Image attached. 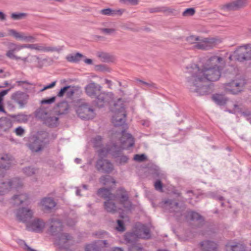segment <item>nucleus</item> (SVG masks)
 <instances>
[{"mask_svg":"<svg viewBox=\"0 0 251 251\" xmlns=\"http://www.w3.org/2000/svg\"><path fill=\"white\" fill-rule=\"evenodd\" d=\"M11 162V158L7 154H4L0 157V176L10 167Z\"/></svg>","mask_w":251,"mask_h":251,"instance_id":"b1692460","label":"nucleus"},{"mask_svg":"<svg viewBox=\"0 0 251 251\" xmlns=\"http://www.w3.org/2000/svg\"><path fill=\"white\" fill-rule=\"evenodd\" d=\"M23 171L25 176H30L36 174L38 172V170L32 167H27L23 168Z\"/></svg>","mask_w":251,"mask_h":251,"instance_id":"79ce46f5","label":"nucleus"},{"mask_svg":"<svg viewBox=\"0 0 251 251\" xmlns=\"http://www.w3.org/2000/svg\"><path fill=\"white\" fill-rule=\"evenodd\" d=\"M12 127L11 121L7 118L0 119V130L3 132H9Z\"/></svg>","mask_w":251,"mask_h":251,"instance_id":"c85d7f7f","label":"nucleus"},{"mask_svg":"<svg viewBox=\"0 0 251 251\" xmlns=\"http://www.w3.org/2000/svg\"><path fill=\"white\" fill-rule=\"evenodd\" d=\"M76 113L78 116L83 120L92 119L95 115L94 109L90 108L87 104L79 106L76 110Z\"/></svg>","mask_w":251,"mask_h":251,"instance_id":"f8f14e48","label":"nucleus"},{"mask_svg":"<svg viewBox=\"0 0 251 251\" xmlns=\"http://www.w3.org/2000/svg\"><path fill=\"white\" fill-rule=\"evenodd\" d=\"M212 99L217 104L220 106L225 105L228 100L227 98L224 95L220 94H213Z\"/></svg>","mask_w":251,"mask_h":251,"instance_id":"2f4dec72","label":"nucleus"},{"mask_svg":"<svg viewBox=\"0 0 251 251\" xmlns=\"http://www.w3.org/2000/svg\"><path fill=\"white\" fill-rule=\"evenodd\" d=\"M98 194L107 201H115L117 198V196L111 193L110 190L109 189H100L98 191Z\"/></svg>","mask_w":251,"mask_h":251,"instance_id":"a878e982","label":"nucleus"},{"mask_svg":"<svg viewBox=\"0 0 251 251\" xmlns=\"http://www.w3.org/2000/svg\"><path fill=\"white\" fill-rule=\"evenodd\" d=\"M241 114L242 116L245 117L248 121L250 122L251 119V112L249 110H246L244 112H241Z\"/></svg>","mask_w":251,"mask_h":251,"instance_id":"e2e57ef3","label":"nucleus"},{"mask_svg":"<svg viewBox=\"0 0 251 251\" xmlns=\"http://www.w3.org/2000/svg\"><path fill=\"white\" fill-rule=\"evenodd\" d=\"M19 58L22 60L24 63H31L33 66L38 68H42L44 63L47 62L48 60L46 58L41 59L36 55H31L30 57H28V56H27L26 57H20Z\"/></svg>","mask_w":251,"mask_h":251,"instance_id":"dca6fc26","label":"nucleus"},{"mask_svg":"<svg viewBox=\"0 0 251 251\" xmlns=\"http://www.w3.org/2000/svg\"><path fill=\"white\" fill-rule=\"evenodd\" d=\"M22 185L21 181L18 178H14L8 181L0 180V196L4 195L11 188L17 189L22 186Z\"/></svg>","mask_w":251,"mask_h":251,"instance_id":"1a4fd4ad","label":"nucleus"},{"mask_svg":"<svg viewBox=\"0 0 251 251\" xmlns=\"http://www.w3.org/2000/svg\"><path fill=\"white\" fill-rule=\"evenodd\" d=\"M97 55L102 62H108L113 60V57L107 52L100 51L97 53Z\"/></svg>","mask_w":251,"mask_h":251,"instance_id":"ea45409f","label":"nucleus"},{"mask_svg":"<svg viewBox=\"0 0 251 251\" xmlns=\"http://www.w3.org/2000/svg\"><path fill=\"white\" fill-rule=\"evenodd\" d=\"M113 201H106L104 203V209L108 212L114 213L116 211V206Z\"/></svg>","mask_w":251,"mask_h":251,"instance_id":"a19ab883","label":"nucleus"},{"mask_svg":"<svg viewBox=\"0 0 251 251\" xmlns=\"http://www.w3.org/2000/svg\"><path fill=\"white\" fill-rule=\"evenodd\" d=\"M45 145V139H43L38 135L31 138L27 146L32 152H37L41 151Z\"/></svg>","mask_w":251,"mask_h":251,"instance_id":"9d476101","label":"nucleus"},{"mask_svg":"<svg viewBox=\"0 0 251 251\" xmlns=\"http://www.w3.org/2000/svg\"><path fill=\"white\" fill-rule=\"evenodd\" d=\"M224 59L217 55L208 58L205 64L200 67L198 64L191 63L185 67V73L194 78H220L222 76L223 67L218 65Z\"/></svg>","mask_w":251,"mask_h":251,"instance_id":"f03ea898","label":"nucleus"},{"mask_svg":"<svg viewBox=\"0 0 251 251\" xmlns=\"http://www.w3.org/2000/svg\"><path fill=\"white\" fill-rule=\"evenodd\" d=\"M118 191L120 192L121 195L119 197V200L122 204H123L125 208H128V206H126V203H128L129 207H131V203L128 201V196L126 191L123 188L118 189Z\"/></svg>","mask_w":251,"mask_h":251,"instance_id":"cd10ccee","label":"nucleus"},{"mask_svg":"<svg viewBox=\"0 0 251 251\" xmlns=\"http://www.w3.org/2000/svg\"><path fill=\"white\" fill-rule=\"evenodd\" d=\"M188 86L191 92L200 95L211 93L214 88L211 79H190L188 82Z\"/></svg>","mask_w":251,"mask_h":251,"instance_id":"20e7f679","label":"nucleus"},{"mask_svg":"<svg viewBox=\"0 0 251 251\" xmlns=\"http://www.w3.org/2000/svg\"><path fill=\"white\" fill-rule=\"evenodd\" d=\"M95 70L99 72H109L110 71V69L108 68L106 65L100 64L95 65Z\"/></svg>","mask_w":251,"mask_h":251,"instance_id":"49530a36","label":"nucleus"},{"mask_svg":"<svg viewBox=\"0 0 251 251\" xmlns=\"http://www.w3.org/2000/svg\"><path fill=\"white\" fill-rule=\"evenodd\" d=\"M139 238L138 235L137 234L135 229L133 232H127L125 235V240L126 243L131 244V245L137 243L136 240Z\"/></svg>","mask_w":251,"mask_h":251,"instance_id":"7c9ffc66","label":"nucleus"},{"mask_svg":"<svg viewBox=\"0 0 251 251\" xmlns=\"http://www.w3.org/2000/svg\"><path fill=\"white\" fill-rule=\"evenodd\" d=\"M134 159L138 162H142L146 159V156L144 154H135Z\"/></svg>","mask_w":251,"mask_h":251,"instance_id":"13d9d810","label":"nucleus"},{"mask_svg":"<svg viewBox=\"0 0 251 251\" xmlns=\"http://www.w3.org/2000/svg\"><path fill=\"white\" fill-rule=\"evenodd\" d=\"M101 90V86L94 82L88 84L85 87L86 94L92 98H95Z\"/></svg>","mask_w":251,"mask_h":251,"instance_id":"4be33fe9","label":"nucleus"},{"mask_svg":"<svg viewBox=\"0 0 251 251\" xmlns=\"http://www.w3.org/2000/svg\"><path fill=\"white\" fill-rule=\"evenodd\" d=\"M149 11L151 13L163 12L167 14H173L175 10L168 7L162 6L149 8Z\"/></svg>","mask_w":251,"mask_h":251,"instance_id":"72a5a7b5","label":"nucleus"},{"mask_svg":"<svg viewBox=\"0 0 251 251\" xmlns=\"http://www.w3.org/2000/svg\"><path fill=\"white\" fill-rule=\"evenodd\" d=\"M102 149H100L98 151V153ZM108 153L106 154L105 155L100 156L99 154L100 158L98 160L96 163V168L99 171H101L103 173H110L113 170V166L112 164L109 161L106 159H103L102 157L105 156Z\"/></svg>","mask_w":251,"mask_h":251,"instance_id":"9b49d317","label":"nucleus"},{"mask_svg":"<svg viewBox=\"0 0 251 251\" xmlns=\"http://www.w3.org/2000/svg\"><path fill=\"white\" fill-rule=\"evenodd\" d=\"M154 186L156 190L163 192V185L160 180H157L154 182Z\"/></svg>","mask_w":251,"mask_h":251,"instance_id":"4d7b16f0","label":"nucleus"},{"mask_svg":"<svg viewBox=\"0 0 251 251\" xmlns=\"http://www.w3.org/2000/svg\"><path fill=\"white\" fill-rule=\"evenodd\" d=\"M217 39L214 38H204V42L207 44L211 45L213 46V48L217 42Z\"/></svg>","mask_w":251,"mask_h":251,"instance_id":"bf43d9fd","label":"nucleus"},{"mask_svg":"<svg viewBox=\"0 0 251 251\" xmlns=\"http://www.w3.org/2000/svg\"><path fill=\"white\" fill-rule=\"evenodd\" d=\"M55 100V97H52L48 99H45L42 100L41 103L42 104H51L53 103Z\"/></svg>","mask_w":251,"mask_h":251,"instance_id":"0e129e2a","label":"nucleus"},{"mask_svg":"<svg viewBox=\"0 0 251 251\" xmlns=\"http://www.w3.org/2000/svg\"><path fill=\"white\" fill-rule=\"evenodd\" d=\"M100 30L103 33L106 34H110L114 33L115 31V29L114 28H101Z\"/></svg>","mask_w":251,"mask_h":251,"instance_id":"052dcab7","label":"nucleus"},{"mask_svg":"<svg viewBox=\"0 0 251 251\" xmlns=\"http://www.w3.org/2000/svg\"><path fill=\"white\" fill-rule=\"evenodd\" d=\"M46 223L40 219H35L26 224V229L30 231L41 232L45 228Z\"/></svg>","mask_w":251,"mask_h":251,"instance_id":"2eb2a0df","label":"nucleus"},{"mask_svg":"<svg viewBox=\"0 0 251 251\" xmlns=\"http://www.w3.org/2000/svg\"><path fill=\"white\" fill-rule=\"evenodd\" d=\"M196 12L194 8H187L183 13L182 16L184 17H189L193 16Z\"/></svg>","mask_w":251,"mask_h":251,"instance_id":"8fccbe9b","label":"nucleus"},{"mask_svg":"<svg viewBox=\"0 0 251 251\" xmlns=\"http://www.w3.org/2000/svg\"><path fill=\"white\" fill-rule=\"evenodd\" d=\"M100 13L103 15L114 16L117 15H122L123 11L121 9L114 10L111 8H108L101 10Z\"/></svg>","mask_w":251,"mask_h":251,"instance_id":"4c0bfd02","label":"nucleus"},{"mask_svg":"<svg viewBox=\"0 0 251 251\" xmlns=\"http://www.w3.org/2000/svg\"><path fill=\"white\" fill-rule=\"evenodd\" d=\"M138 84L144 88L153 87L154 84L151 82L144 81L143 79H137Z\"/></svg>","mask_w":251,"mask_h":251,"instance_id":"3c124183","label":"nucleus"},{"mask_svg":"<svg viewBox=\"0 0 251 251\" xmlns=\"http://www.w3.org/2000/svg\"><path fill=\"white\" fill-rule=\"evenodd\" d=\"M115 110L114 111V115L112 116V122L115 127H121L122 137L120 139L121 145L118 146L116 144L108 145L106 148H102L100 151V156L105 155L110 153L113 156L116 157L117 152H121L123 150L128 149L134 145V139L130 134L125 132L127 128V125L125 123L126 113L125 107L122 104L118 107V104H115Z\"/></svg>","mask_w":251,"mask_h":251,"instance_id":"f257e3e1","label":"nucleus"},{"mask_svg":"<svg viewBox=\"0 0 251 251\" xmlns=\"http://www.w3.org/2000/svg\"><path fill=\"white\" fill-rule=\"evenodd\" d=\"M118 226L116 227L117 230L123 232L126 230V228L125 227L123 222L122 220H117Z\"/></svg>","mask_w":251,"mask_h":251,"instance_id":"5fc2aeb1","label":"nucleus"},{"mask_svg":"<svg viewBox=\"0 0 251 251\" xmlns=\"http://www.w3.org/2000/svg\"><path fill=\"white\" fill-rule=\"evenodd\" d=\"M108 244L106 240H98L85 247V251H102L104 248L108 247Z\"/></svg>","mask_w":251,"mask_h":251,"instance_id":"6ab92c4d","label":"nucleus"},{"mask_svg":"<svg viewBox=\"0 0 251 251\" xmlns=\"http://www.w3.org/2000/svg\"><path fill=\"white\" fill-rule=\"evenodd\" d=\"M202 250L204 251H216L217 245L214 242L209 241H205L201 243Z\"/></svg>","mask_w":251,"mask_h":251,"instance_id":"473e14b6","label":"nucleus"},{"mask_svg":"<svg viewBox=\"0 0 251 251\" xmlns=\"http://www.w3.org/2000/svg\"><path fill=\"white\" fill-rule=\"evenodd\" d=\"M18 243L21 246H23V249L26 251H36L35 250L31 249L30 247H29L24 240H19Z\"/></svg>","mask_w":251,"mask_h":251,"instance_id":"6e6d98bb","label":"nucleus"},{"mask_svg":"<svg viewBox=\"0 0 251 251\" xmlns=\"http://www.w3.org/2000/svg\"><path fill=\"white\" fill-rule=\"evenodd\" d=\"M9 76L8 72H4L3 70L0 69V77H6Z\"/></svg>","mask_w":251,"mask_h":251,"instance_id":"338daca9","label":"nucleus"},{"mask_svg":"<svg viewBox=\"0 0 251 251\" xmlns=\"http://www.w3.org/2000/svg\"><path fill=\"white\" fill-rule=\"evenodd\" d=\"M129 251H143V248L137 243L130 245L128 248Z\"/></svg>","mask_w":251,"mask_h":251,"instance_id":"603ef678","label":"nucleus"},{"mask_svg":"<svg viewBox=\"0 0 251 251\" xmlns=\"http://www.w3.org/2000/svg\"><path fill=\"white\" fill-rule=\"evenodd\" d=\"M85 56L79 52L76 53L69 54L66 57V59L67 61L71 63H77Z\"/></svg>","mask_w":251,"mask_h":251,"instance_id":"c756f323","label":"nucleus"},{"mask_svg":"<svg viewBox=\"0 0 251 251\" xmlns=\"http://www.w3.org/2000/svg\"><path fill=\"white\" fill-rule=\"evenodd\" d=\"M40 205L44 210H47L54 207L56 205V203L52 198H44L41 200Z\"/></svg>","mask_w":251,"mask_h":251,"instance_id":"bb28decb","label":"nucleus"},{"mask_svg":"<svg viewBox=\"0 0 251 251\" xmlns=\"http://www.w3.org/2000/svg\"><path fill=\"white\" fill-rule=\"evenodd\" d=\"M102 138L100 136H98L93 140V143L95 148L100 147L101 145Z\"/></svg>","mask_w":251,"mask_h":251,"instance_id":"864d4df0","label":"nucleus"},{"mask_svg":"<svg viewBox=\"0 0 251 251\" xmlns=\"http://www.w3.org/2000/svg\"><path fill=\"white\" fill-rule=\"evenodd\" d=\"M54 238L55 244L58 247V251H72L68 248L71 239L69 234L62 233Z\"/></svg>","mask_w":251,"mask_h":251,"instance_id":"6e6552de","label":"nucleus"},{"mask_svg":"<svg viewBox=\"0 0 251 251\" xmlns=\"http://www.w3.org/2000/svg\"><path fill=\"white\" fill-rule=\"evenodd\" d=\"M194 47L197 49L202 50H209L213 48L211 45L208 44L204 42V38L198 41L196 44L194 45Z\"/></svg>","mask_w":251,"mask_h":251,"instance_id":"e433bc0d","label":"nucleus"},{"mask_svg":"<svg viewBox=\"0 0 251 251\" xmlns=\"http://www.w3.org/2000/svg\"><path fill=\"white\" fill-rule=\"evenodd\" d=\"M248 3V0H235L225 4L223 9L227 11H235L246 7Z\"/></svg>","mask_w":251,"mask_h":251,"instance_id":"f3484780","label":"nucleus"},{"mask_svg":"<svg viewBox=\"0 0 251 251\" xmlns=\"http://www.w3.org/2000/svg\"><path fill=\"white\" fill-rule=\"evenodd\" d=\"M61 50V48H58L55 47H46L42 45V51L44 52H59Z\"/></svg>","mask_w":251,"mask_h":251,"instance_id":"de8ad7c7","label":"nucleus"},{"mask_svg":"<svg viewBox=\"0 0 251 251\" xmlns=\"http://www.w3.org/2000/svg\"><path fill=\"white\" fill-rule=\"evenodd\" d=\"M11 117L15 121L19 123H25L29 119V116L24 114L13 115H12Z\"/></svg>","mask_w":251,"mask_h":251,"instance_id":"58836bf2","label":"nucleus"},{"mask_svg":"<svg viewBox=\"0 0 251 251\" xmlns=\"http://www.w3.org/2000/svg\"><path fill=\"white\" fill-rule=\"evenodd\" d=\"M12 99L19 105L21 108H22L26 103L28 95L25 93L17 92L12 96Z\"/></svg>","mask_w":251,"mask_h":251,"instance_id":"5701e85b","label":"nucleus"},{"mask_svg":"<svg viewBox=\"0 0 251 251\" xmlns=\"http://www.w3.org/2000/svg\"><path fill=\"white\" fill-rule=\"evenodd\" d=\"M226 249L227 251H245V247L243 244L237 243L234 244H227Z\"/></svg>","mask_w":251,"mask_h":251,"instance_id":"c9c22d12","label":"nucleus"},{"mask_svg":"<svg viewBox=\"0 0 251 251\" xmlns=\"http://www.w3.org/2000/svg\"><path fill=\"white\" fill-rule=\"evenodd\" d=\"M9 50L6 52V55L9 58L15 59L20 60L19 58L21 57H17L14 54V51H19L21 49L24 48H27L31 49H34L37 50L42 51V45H40L38 44H24L22 45H18L14 43H10L9 44Z\"/></svg>","mask_w":251,"mask_h":251,"instance_id":"39448f33","label":"nucleus"},{"mask_svg":"<svg viewBox=\"0 0 251 251\" xmlns=\"http://www.w3.org/2000/svg\"><path fill=\"white\" fill-rule=\"evenodd\" d=\"M28 196L25 193H20L15 195L11 199V202L14 205L18 206L22 204H27Z\"/></svg>","mask_w":251,"mask_h":251,"instance_id":"412c9836","label":"nucleus"},{"mask_svg":"<svg viewBox=\"0 0 251 251\" xmlns=\"http://www.w3.org/2000/svg\"><path fill=\"white\" fill-rule=\"evenodd\" d=\"M162 203L164 204V208L172 213L173 216L178 221L189 220L203 221L202 217L199 213L193 211H186V206L184 205H179L178 202H174L171 200L163 201Z\"/></svg>","mask_w":251,"mask_h":251,"instance_id":"7ed1b4c3","label":"nucleus"},{"mask_svg":"<svg viewBox=\"0 0 251 251\" xmlns=\"http://www.w3.org/2000/svg\"><path fill=\"white\" fill-rule=\"evenodd\" d=\"M9 33L10 35L13 36L16 39L20 40L31 42L35 39V38L32 36H25L24 33L18 32L14 29H10Z\"/></svg>","mask_w":251,"mask_h":251,"instance_id":"393cba45","label":"nucleus"},{"mask_svg":"<svg viewBox=\"0 0 251 251\" xmlns=\"http://www.w3.org/2000/svg\"><path fill=\"white\" fill-rule=\"evenodd\" d=\"M187 42L191 44H195L197 43V41H200V38L199 36H196L194 35H191L187 37Z\"/></svg>","mask_w":251,"mask_h":251,"instance_id":"09e8293b","label":"nucleus"},{"mask_svg":"<svg viewBox=\"0 0 251 251\" xmlns=\"http://www.w3.org/2000/svg\"><path fill=\"white\" fill-rule=\"evenodd\" d=\"M120 152H117L118 154H117V156L115 157V158H116L115 162L118 165H122L125 163H126V162H127L128 160V158L127 157V156H119V154H120ZM114 157H115V156Z\"/></svg>","mask_w":251,"mask_h":251,"instance_id":"a18cd8bd","label":"nucleus"},{"mask_svg":"<svg viewBox=\"0 0 251 251\" xmlns=\"http://www.w3.org/2000/svg\"><path fill=\"white\" fill-rule=\"evenodd\" d=\"M33 215V211L31 209L25 207L19 208L16 214V217L19 221L27 223L32 218Z\"/></svg>","mask_w":251,"mask_h":251,"instance_id":"4468645a","label":"nucleus"},{"mask_svg":"<svg viewBox=\"0 0 251 251\" xmlns=\"http://www.w3.org/2000/svg\"><path fill=\"white\" fill-rule=\"evenodd\" d=\"M70 87V86H65L63 88H62V89H60V91L59 92L58 94V97H62L65 91Z\"/></svg>","mask_w":251,"mask_h":251,"instance_id":"69168bd1","label":"nucleus"},{"mask_svg":"<svg viewBox=\"0 0 251 251\" xmlns=\"http://www.w3.org/2000/svg\"><path fill=\"white\" fill-rule=\"evenodd\" d=\"M243 87V85L237 82V79H233L224 85L225 91L232 94H237L242 91Z\"/></svg>","mask_w":251,"mask_h":251,"instance_id":"a211bd4d","label":"nucleus"},{"mask_svg":"<svg viewBox=\"0 0 251 251\" xmlns=\"http://www.w3.org/2000/svg\"><path fill=\"white\" fill-rule=\"evenodd\" d=\"M14 131L17 135L20 136H23L25 133L24 129L21 126H19L16 128L14 130Z\"/></svg>","mask_w":251,"mask_h":251,"instance_id":"680f3d73","label":"nucleus"},{"mask_svg":"<svg viewBox=\"0 0 251 251\" xmlns=\"http://www.w3.org/2000/svg\"><path fill=\"white\" fill-rule=\"evenodd\" d=\"M37 116L43 120L44 123L49 126H56L58 124V118L55 116H49L45 110L39 111Z\"/></svg>","mask_w":251,"mask_h":251,"instance_id":"ddd939ff","label":"nucleus"},{"mask_svg":"<svg viewBox=\"0 0 251 251\" xmlns=\"http://www.w3.org/2000/svg\"><path fill=\"white\" fill-rule=\"evenodd\" d=\"M100 182L103 185L108 184L110 182H111L113 184H115L116 183V181L114 178L111 176L108 175L101 176L100 178Z\"/></svg>","mask_w":251,"mask_h":251,"instance_id":"37998d69","label":"nucleus"},{"mask_svg":"<svg viewBox=\"0 0 251 251\" xmlns=\"http://www.w3.org/2000/svg\"><path fill=\"white\" fill-rule=\"evenodd\" d=\"M135 230L138 235V238L146 239L150 238V229L146 226L139 224L136 226Z\"/></svg>","mask_w":251,"mask_h":251,"instance_id":"aec40b11","label":"nucleus"},{"mask_svg":"<svg viewBox=\"0 0 251 251\" xmlns=\"http://www.w3.org/2000/svg\"><path fill=\"white\" fill-rule=\"evenodd\" d=\"M235 60L243 62L251 60V46L249 44L239 47L233 52Z\"/></svg>","mask_w":251,"mask_h":251,"instance_id":"423d86ee","label":"nucleus"},{"mask_svg":"<svg viewBox=\"0 0 251 251\" xmlns=\"http://www.w3.org/2000/svg\"><path fill=\"white\" fill-rule=\"evenodd\" d=\"M48 233L55 237L62 233L63 225L62 222L58 218H51L49 221Z\"/></svg>","mask_w":251,"mask_h":251,"instance_id":"0eeeda50","label":"nucleus"},{"mask_svg":"<svg viewBox=\"0 0 251 251\" xmlns=\"http://www.w3.org/2000/svg\"><path fill=\"white\" fill-rule=\"evenodd\" d=\"M108 96L105 93H100L95 97L96 98V102L98 106L102 107L104 103L107 100Z\"/></svg>","mask_w":251,"mask_h":251,"instance_id":"f704fd0d","label":"nucleus"},{"mask_svg":"<svg viewBox=\"0 0 251 251\" xmlns=\"http://www.w3.org/2000/svg\"><path fill=\"white\" fill-rule=\"evenodd\" d=\"M55 83H56V81H53V82H51V83H50V84L47 85L45 86H44V87L42 89V90L43 91V90H46L47 89L52 88V87H53L55 85Z\"/></svg>","mask_w":251,"mask_h":251,"instance_id":"774afa93","label":"nucleus"},{"mask_svg":"<svg viewBox=\"0 0 251 251\" xmlns=\"http://www.w3.org/2000/svg\"><path fill=\"white\" fill-rule=\"evenodd\" d=\"M28 16L26 13H13L10 17L13 20H21L25 19Z\"/></svg>","mask_w":251,"mask_h":251,"instance_id":"c03bdc74","label":"nucleus"}]
</instances>
